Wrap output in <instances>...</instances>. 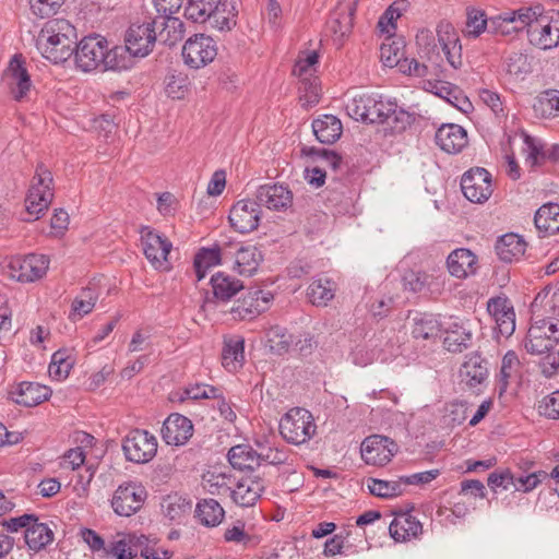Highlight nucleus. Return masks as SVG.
Listing matches in <instances>:
<instances>
[{"label":"nucleus","instance_id":"nucleus-1","mask_svg":"<svg viewBox=\"0 0 559 559\" xmlns=\"http://www.w3.org/2000/svg\"><path fill=\"white\" fill-rule=\"evenodd\" d=\"M346 110L357 121L382 123L392 119L402 129L412 121V115L400 108L394 99L374 94L355 95L346 104Z\"/></svg>","mask_w":559,"mask_h":559},{"label":"nucleus","instance_id":"nucleus-2","mask_svg":"<svg viewBox=\"0 0 559 559\" xmlns=\"http://www.w3.org/2000/svg\"><path fill=\"white\" fill-rule=\"evenodd\" d=\"M76 29L64 19L47 21L36 37V48L50 62L67 61L74 52Z\"/></svg>","mask_w":559,"mask_h":559},{"label":"nucleus","instance_id":"nucleus-3","mask_svg":"<svg viewBox=\"0 0 559 559\" xmlns=\"http://www.w3.org/2000/svg\"><path fill=\"white\" fill-rule=\"evenodd\" d=\"M118 48L109 49L107 39L100 35L85 36L75 44V66L84 73L99 68L119 70L123 64L118 60Z\"/></svg>","mask_w":559,"mask_h":559},{"label":"nucleus","instance_id":"nucleus-4","mask_svg":"<svg viewBox=\"0 0 559 559\" xmlns=\"http://www.w3.org/2000/svg\"><path fill=\"white\" fill-rule=\"evenodd\" d=\"M530 46L547 51L559 46V11L546 12L539 4L536 14L526 32Z\"/></svg>","mask_w":559,"mask_h":559},{"label":"nucleus","instance_id":"nucleus-5","mask_svg":"<svg viewBox=\"0 0 559 559\" xmlns=\"http://www.w3.org/2000/svg\"><path fill=\"white\" fill-rule=\"evenodd\" d=\"M53 199V178L48 167L39 164L25 198L27 221H36L45 214Z\"/></svg>","mask_w":559,"mask_h":559},{"label":"nucleus","instance_id":"nucleus-6","mask_svg":"<svg viewBox=\"0 0 559 559\" xmlns=\"http://www.w3.org/2000/svg\"><path fill=\"white\" fill-rule=\"evenodd\" d=\"M317 426L312 414L301 407L290 408L280 420L282 437L292 444H302L310 440Z\"/></svg>","mask_w":559,"mask_h":559},{"label":"nucleus","instance_id":"nucleus-7","mask_svg":"<svg viewBox=\"0 0 559 559\" xmlns=\"http://www.w3.org/2000/svg\"><path fill=\"white\" fill-rule=\"evenodd\" d=\"M536 14V5L508 9L490 16V31L496 35L513 36L528 29Z\"/></svg>","mask_w":559,"mask_h":559},{"label":"nucleus","instance_id":"nucleus-8","mask_svg":"<svg viewBox=\"0 0 559 559\" xmlns=\"http://www.w3.org/2000/svg\"><path fill=\"white\" fill-rule=\"evenodd\" d=\"M49 264L50 260L45 254L16 255L9 260L7 273L20 283H33L47 274Z\"/></svg>","mask_w":559,"mask_h":559},{"label":"nucleus","instance_id":"nucleus-9","mask_svg":"<svg viewBox=\"0 0 559 559\" xmlns=\"http://www.w3.org/2000/svg\"><path fill=\"white\" fill-rule=\"evenodd\" d=\"M559 342L558 320H536L530 326L524 340V347L531 355H544L554 349Z\"/></svg>","mask_w":559,"mask_h":559},{"label":"nucleus","instance_id":"nucleus-10","mask_svg":"<svg viewBox=\"0 0 559 559\" xmlns=\"http://www.w3.org/2000/svg\"><path fill=\"white\" fill-rule=\"evenodd\" d=\"M141 241L145 258L156 271L167 272L171 269L168 255L173 243L156 230L144 227L141 230Z\"/></svg>","mask_w":559,"mask_h":559},{"label":"nucleus","instance_id":"nucleus-11","mask_svg":"<svg viewBox=\"0 0 559 559\" xmlns=\"http://www.w3.org/2000/svg\"><path fill=\"white\" fill-rule=\"evenodd\" d=\"M147 498L145 487L138 481H126L117 487L110 500L114 512L119 516L136 513Z\"/></svg>","mask_w":559,"mask_h":559},{"label":"nucleus","instance_id":"nucleus-12","mask_svg":"<svg viewBox=\"0 0 559 559\" xmlns=\"http://www.w3.org/2000/svg\"><path fill=\"white\" fill-rule=\"evenodd\" d=\"M162 26L158 20L133 23L126 33V49L133 57H146L156 43V27Z\"/></svg>","mask_w":559,"mask_h":559},{"label":"nucleus","instance_id":"nucleus-13","mask_svg":"<svg viewBox=\"0 0 559 559\" xmlns=\"http://www.w3.org/2000/svg\"><path fill=\"white\" fill-rule=\"evenodd\" d=\"M217 56L215 40L204 34L189 37L182 46V58L186 66L191 69H201L213 62Z\"/></svg>","mask_w":559,"mask_h":559},{"label":"nucleus","instance_id":"nucleus-14","mask_svg":"<svg viewBox=\"0 0 559 559\" xmlns=\"http://www.w3.org/2000/svg\"><path fill=\"white\" fill-rule=\"evenodd\" d=\"M122 450L128 461L147 463L156 455L157 439L146 430L133 429L123 439Z\"/></svg>","mask_w":559,"mask_h":559},{"label":"nucleus","instance_id":"nucleus-15","mask_svg":"<svg viewBox=\"0 0 559 559\" xmlns=\"http://www.w3.org/2000/svg\"><path fill=\"white\" fill-rule=\"evenodd\" d=\"M399 445L385 436L372 435L364 439L360 445L361 459L367 465L384 466L396 454Z\"/></svg>","mask_w":559,"mask_h":559},{"label":"nucleus","instance_id":"nucleus-16","mask_svg":"<svg viewBox=\"0 0 559 559\" xmlns=\"http://www.w3.org/2000/svg\"><path fill=\"white\" fill-rule=\"evenodd\" d=\"M464 197L473 203H484L492 193L491 175L485 168L466 171L461 179Z\"/></svg>","mask_w":559,"mask_h":559},{"label":"nucleus","instance_id":"nucleus-17","mask_svg":"<svg viewBox=\"0 0 559 559\" xmlns=\"http://www.w3.org/2000/svg\"><path fill=\"white\" fill-rule=\"evenodd\" d=\"M444 333L443 346L448 352L461 353L466 349L473 341V331L467 320L450 317L442 322Z\"/></svg>","mask_w":559,"mask_h":559},{"label":"nucleus","instance_id":"nucleus-18","mask_svg":"<svg viewBox=\"0 0 559 559\" xmlns=\"http://www.w3.org/2000/svg\"><path fill=\"white\" fill-rule=\"evenodd\" d=\"M3 80L15 100H22L31 91L33 83L21 55H14L10 60Z\"/></svg>","mask_w":559,"mask_h":559},{"label":"nucleus","instance_id":"nucleus-19","mask_svg":"<svg viewBox=\"0 0 559 559\" xmlns=\"http://www.w3.org/2000/svg\"><path fill=\"white\" fill-rule=\"evenodd\" d=\"M260 218V205L258 201L250 199H242L236 202L228 215L231 227L240 234H247L257 229Z\"/></svg>","mask_w":559,"mask_h":559},{"label":"nucleus","instance_id":"nucleus-20","mask_svg":"<svg viewBox=\"0 0 559 559\" xmlns=\"http://www.w3.org/2000/svg\"><path fill=\"white\" fill-rule=\"evenodd\" d=\"M274 296L270 290L252 289L230 309L235 320H251L267 310Z\"/></svg>","mask_w":559,"mask_h":559},{"label":"nucleus","instance_id":"nucleus-21","mask_svg":"<svg viewBox=\"0 0 559 559\" xmlns=\"http://www.w3.org/2000/svg\"><path fill=\"white\" fill-rule=\"evenodd\" d=\"M193 431V424L188 417L174 413L164 420L160 433L166 444L181 447L190 440Z\"/></svg>","mask_w":559,"mask_h":559},{"label":"nucleus","instance_id":"nucleus-22","mask_svg":"<svg viewBox=\"0 0 559 559\" xmlns=\"http://www.w3.org/2000/svg\"><path fill=\"white\" fill-rule=\"evenodd\" d=\"M487 310L496 323V331L503 337L515 331V312L512 304L504 297L489 299Z\"/></svg>","mask_w":559,"mask_h":559},{"label":"nucleus","instance_id":"nucleus-23","mask_svg":"<svg viewBox=\"0 0 559 559\" xmlns=\"http://www.w3.org/2000/svg\"><path fill=\"white\" fill-rule=\"evenodd\" d=\"M438 43L448 63L459 70L463 66L462 46L455 27L449 22H440L437 26Z\"/></svg>","mask_w":559,"mask_h":559},{"label":"nucleus","instance_id":"nucleus-24","mask_svg":"<svg viewBox=\"0 0 559 559\" xmlns=\"http://www.w3.org/2000/svg\"><path fill=\"white\" fill-rule=\"evenodd\" d=\"M356 11L355 3L340 5L326 23V35L331 36L336 45H341L353 28V19Z\"/></svg>","mask_w":559,"mask_h":559},{"label":"nucleus","instance_id":"nucleus-25","mask_svg":"<svg viewBox=\"0 0 559 559\" xmlns=\"http://www.w3.org/2000/svg\"><path fill=\"white\" fill-rule=\"evenodd\" d=\"M259 205L272 211H284L293 204V192L282 185H263L255 193Z\"/></svg>","mask_w":559,"mask_h":559},{"label":"nucleus","instance_id":"nucleus-26","mask_svg":"<svg viewBox=\"0 0 559 559\" xmlns=\"http://www.w3.org/2000/svg\"><path fill=\"white\" fill-rule=\"evenodd\" d=\"M436 143L443 152L457 154L468 143L467 132L455 123L442 124L436 132Z\"/></svg>","mask_w":559,"mask_h":559},{"label":"nucleus","instance_id":"nucleus-27","mask_svg":"<svg viewBox=\"0 0 559 559\" xmlns=\"http://www.w3.org/2000/svg\"><path fill=\"white\" fill-rule=\"evenodd\" d=\"M487 378L486 360L478 353L467 355L460 368L461 382L471 389H476L486 382Z\"/></svg>","mask_w":559,"mask_h":559},{"label":"nucleus","instance_id":"nucleus-28","mask_svg":"<svg viewBox=\"0 0 559 559\" xmlns=\"http://www.w3.org/2000/svg\"><path fill=\"white\" fill-rule=\"evenodd\" d=\"M264 489L265 483L262 478L247 476L237 483L236 487L230 490V495L235 503L241 507H251L259 500Z\"/></svg>","mask_w":559,"mask_h":559},{"label":"nucleus","instance_id":"nucleus-29","mask_svg":"<svg viewBox=\"0 0 559 559\" xmlns=\"http://www.w3.org/2000/svg\"><path fill=\"white\" fill-rule=\"evenodd\" d=\"M51 395V390L36 382H22L11 392L12 400L26 407L36 406Z\"/></svg>","mask_w":559,"mask_h":559},{"label":"nucleus","instance_id":"nucleus-30","mask_svg":"<svg viewBox=\"0 0 559 559\" xmlns=\"http://www.w3.org/2000/svg\"><path fill=\"white\" fill-rule=\"evenodd\" d=\"M477 257L466 248L453 250L448 259L447 265L450 274L457 278H465L476 271Z\"/></svg>","mask_w":559,"mask_h":559},{"label":"nucleus","instance_id":"nucleus-31","mask_svg":"<svg viewBox=\"0 0 559 559\" xmlns=\"http://www.w3.org/2000/svg\"><path fill=\"white\" fill-rule=\"evenodd\" d=\"M391 537L396 542H407L417 538L423 532L421 523L409 513L394 518L389 526Z\"/></svg>","mask_w":559,"mask_h":559},{"label":"nucleus","instance_id":"nucleus-32","mask_svg":"<svg viewBox=\"0 0 559 559\" xmlns=\"http://www.w3.org/2000/svg\"><path fill=\"white\" fill-rule=\"evenodd\" d=\"M99 295L100 289L95 284H91L87 287L82 288L72 301L69 319L75 322L91 313L95 308Z\"/></svg>","mask_w":559,"mask_h":559},{"label":"nucleus","instance_id":"nucleus-33","mask_svg":"<svg viewBox=\"0 0 559 559\" xmlns=\"http://www.w3.org/2000/svg\"><path fill=\"white\" fill-rule=\"evenodd\" d=\"M245 362V340L241 336H231L224 340L222 353L223 367L229 372L238 371Z\"/></svg>","mask_w":559,"mask_h":559},{"label":"nucleus","instance_id":"nucleus-34","mask_svg":"<svg viewBox=\"0 0 559 559\" xmlns=\"http://www.w3.org/2000/svg\"><path fill=\"white\" fill-rule=\"evenodd\" d=\"M526 250L524 239L513 233L501 236L496 243V252L503 262L511 263L520 260Z\"/></svg>","mask_w":559,"mask_h":559},{"label":"nucleus","instance_id":"nucleus-35","mask_svg":"<svg viewBox=\"0 0 559 559\" xmlns=\"http://www.w3.org/2000/svg\"><path fill=\"white\" fill-rule=\"evenodd\" d=\"M312 130L321 143L332 144L342 135V122L332 115H324L312 122Z\"/></svg>","mask_w":559,"mask_h":559},{"label":"nucleus","instance_id":"nucleus-36","mask_svg":"<svg viewBox=\"0 0 559 559\" xmlns=\"http://www.w3.org/2000/svg\"><path fill=\"white\" fill-rule=\"evenodd\" d=\"M534 222L544 237L559 233V204L548 203L540 206L535 214Z\"/></svg>","mask_w":559,"mask_h":559},{"label":"nucleus","instance_id":"nucleus-37","mask_svg":"<svg viewBox=\"0 0 559 559\" xmlns=\"http://www.w3.org/2000/svg\"><path fill=\"white\" fill-rule=\"evenodd\" d=\"M442 322L430 313H417L413 318L412 335L416 340H433L439 336Z\"/></svg>","mask_w":559,"mask_h":559},{"label":"nucleus","instance_id":"nucleus-38","mask_svg":"<svg viewBox=\"0 0 559 559\" xmlns=\"http://www.w3.org/2000/svg\"><path fill=\"white\" fill-rule=\"evenodd\" d=\"M336 284L326 276H318L308 287V297L314 306H326L335 296Z\"/></svg>","mask_w":559,"mask_h":559},{"label":"nucleus","instance_id":"nucleus-39","mask_svg":"<svg viewBox=\"0 0 559 559\" xmlns=\"http://www.w3.org/2000/svg\"><path fill=\"white\" fill-rule=\"evenodd\" d=\"M262 260L261 252L254 246L240 247L236 251L235 270L240 275H253Z\"/></svg>","mask_w":559,"mask_h":559},{"label":"nucleus","instance_id":"nucleus-40","mask_svg":"<svg viewBox=\"0 0 559 559\" xmlns=\"http://www.w3.org/2000/svg\"><path fill=\"white\" fill-rule=\"evenodd\" d=\"M24 538L31 550L38 551L52 542L53 533L47 524L38 522L34 515L29 528L24 532Z\"/></svg>","mask_w":559,"mask_h":559},{"label":"nucleus","instance_id":"nucleus-41","mask_svg":"<svg viewBox=\"0 0 559 559\" xmlns=\"http://www.w3.org/2000/svg\"><path fill=\"white\" fill-rule=\"evenodd\" d=\"M225 254L223 248L214 245L211 248H202L194 258V269L198 281H202L207 271L222 262V257Z\"/></svg>","mask_w":559,"mask_h":559},{"label":"nucleus","instance_id":"nucleus-42","mask_svg":"<svg viewBox=\"0 0 559 559\" xmlns=\"http://www.w3.org/2000/svg\"><path fill=\"white\" fill-rule=\"evenodd\" d=\"M211 285L215 298L222 301L230 300L243 288V285L239 280H236L222 272H217L211 277Z\"/></svg>","mask_w":559,"mask_h":559},{"label":"nucleus","instance_id":"nucleus-43","mask_svg":"<svg viewBox=\"0 0 559 559\" xmlns=\"http://www.w3.org/2000/svg\"><path fill=\"white\" fill-rule=\"evenodd\" d=\"M537 117L544 119L556 118L559 116V90L549 88L542 92L533 105Z\"/></svg>","mask_w":559,"mask_h":559},{"label":"nucleus","instance_id":"nucleus-44","mask_svg":"<svg viewBox=\"0 0 559 559\" xmlns=\"http://www.w3.org/2000/svg\"><path fill=\"white\" fill-rule=\"evenodd\" d=\"M227 457L231 466L240 471L259 466V455L249 444H237L230 448Z\"/></svg>","mask_w":559,"mask_h":559},{"label":"nucleus","instance_id":"nucleus-45","mask_svg":"<svg viewBox=\"0 0 559 559\" xmlns=\"http://www.w3.org/2000/svg\"><path fill=\"white\" fill-rule=\"evenodd\" d=\"M488 26L490 27V17L487 16L484 10L474 7L466 9V22L463 31L466 38H478Z\"/></svg>","mask_w":559,"mask_h":559},{"label":"nucleus","instance_id":"nucleus-46","mask_svg":"<svg viewBox=\"0 0 559 559\" xmlns=\"http://www.w3.org/2000/svg\"><path fill=\"white\" fill-rule=\"evenodd\" d=\"M521 362L514 350H508L501 360L500 372L497 377L500 394L507 391L509 382L520 374Z\"/></svg>","mask_w":559,"mask_h":559},{"label":"nucleus","instance_id":"nucleus-47","mask_svg":"<svg viewBox=\"0 0 559 559\" xmlns=\"http://www.w3.org/2000/svg\"><path fill=\"white\" fill-rule=\"evenodd\" d=\"M135 535L128 538L124 534H117L116 537L106 545L102 557L106 559H134L135 555L131 546H134Z\"/></svg>","mask_w":559,"mask_h":559},{"label":"nucleus","instance_id":"nucleus-48","mask_svg":"<svg viewBox=\"0 0 559 559\" xmlns=\"http://www.w3.org/2000/svg\"><path fill=\"white\" fill-rule=\"evenodd\" d=\"M195 514L203 525L214 527L223 521L225 512L216 500L203 499L198 502Z\"/></svg>","mask_w":559,"mask_h":559},{"label":"nucleus","instance_id":"nucleus-49","mask_svg":"<svg viewBox=\"0 0 559 559\" xmlns=\"http://www.w3.org/2000/svg\"><path fill=\"white\" fill-rule=\"evenodd\" d=\"M237 10L235 5L226 1L216 4L213 14L206 20L209 24L218 31H229L236 25Z\"/></svg>","mask_w":559,"mask_h":559},{"label":"nucleus","instance_id":"nucleus-50","mask_svg":"<svg viewBox=\"0 0 559 559\" xmlns=\"http://www.w3.org/2000/svg\"><path fill=\"white\" fill-rule=\"evenodd\" d=\"M183 3V0H153L154 8L158 13L159 17H163L165 22L160 25L166 28L173 27L179 29L183 28L182 22L174 15L179 12Z\"/></svg>","mask_w":559,"mask_h":559},{"label":"nucleus","instance_id":"nucleus-51","mask_svg":"<svg viewBox=\"0 0 559 559\" xmlns=\"http://www.w3.org/2000/svg\"><path fill=\"white\" fill-rule=\"evenodd\" d=\"M75 360L68 349H59L51 356L49 364V376L57 380L62 381L68 378Z\"/></svg>","mask_w":559,"mask_h":559},{"label":"nucleus","instance_id":"nucleus-52","mask_svg":"<svg viewBox=\"0 0 559 559\" xmlns=\"http://www.w3.org/2000/svg\"><path fill=\"white\" fill-rule=\"evenodd\" d=\"M191 91V80L182 72L171 73L165 80V93L175 100L185 99Z\"/></svg>","mask_w":559,"mask_h":559},{"label":"nucleus","instance_id":"nucleus-53","mask_svg":"<svg viewBox=\"0 0 559 559\" xmlns=\"http://www.w3.org/2000/svg\"><path fill=\"white\" fill-rule=\"evenodd\" d=\"M367 487L371 495L383 499L399 497L404 491L402 477L397 480H383L378 478H370L368 480Z\"/></svg>","mask_w":559,"mask_h":559},{"label":"nucleus","instance_id":"nucleus-54","mask_svg":"<svg viewBox=\"0 0 559 559\" xmlns=\"http://www.w3.org/2000/svg\"><path fill=\"white\" fill-rule=\"evenodd\" d=\"M218 3L219 0H188L185 16L192 22L204 23Z\"/></svg>","mask_w":559,"mask_h":559},{"label":"nucleus","instance_id":"nucleus-55","mask_svg":"<svg viewBox=\"0 0 559 559\" xmlns=\"http://www.w3.org/2000/svg\"><path fill=\"white\" fill-rule=\"evenodd\" d=\"M266 343L271 352L282 355L288 352L293 343V335L283 326H271L266 332Z\"/></svg>","mask_w":559,"mask_h":559},{"label":"nucleus","instance_id":"nucleus-56","mask_svg":"<svg viewBox=\"0 0 559 559\" xmlns=\"http://www.w3.org/2000/svg\"><path fill=\"white\" fill-rule=\"evenodd\" d=\"M218 389L204 383H194L186 386L181 392L174 393L173 400L183 402L186 400L216 399Z\"/></svg>","mask_w":559,"mask_h":559},{"label":"nucleus","instance_id":"nucleus-57","mask_svg":"<svg viewBox=\"0 0 559 559\" xmlns=\"http://www.w3.org/2000/svg\"><path fill=\"white\" fill-rule=\"evenodd\" d=\"M478 96L481 103L492 111L498 123H502L507 120L508 110L500 94L488 88H480Z\"/></svg>","mask_w":559,"mask_h":559},{"label":"nucleus","instance_id":"nucleus-58","mask_svg":"<svg viewBox=\"0 0 559 559\" xmlns=\"http://www.w3.org/2000/svg\"><path fill=\"white\" fill-rule=\"evenodd\" d=\"M520 136L523 140V151L526 154V163L534 167L546 159V148L543 143L527 134L525 131L520 132Z\"/></svg>","mask_w":559,"mask_h":559},{"label":"nucleus","instance_id":"nucleus-59","mask_svg":"<svg viewBox=\"0 0 559 559\" xmlns=\"http://www.w3.org/2000/svg\"><path fill=\"white\" fill-rule=\"evenodd\" d=\"M507 72L514 76H522L531 71L528 57L524 51H511L504 59Z\"/></svg>","mask_w":559,"mask_h":559},{"label":"nucleus","instance_id":"nucleus-60","mask_svg":"<svg viewBox=\"0 0 559 559\" xmlns=\"http://www.w3.org/2000/svg\"><path fill=\"white\" fill-rule=\"evenodd\" d=\"M229 477L219 471H209L203 475V485L211 493L222 495L230 491Z\"/></svg>","mask_w":559,"mask_h":559},{"label":"nucleus","instance_id":"nucleus-61","mask_svg":"<svg viewBox=\"0 0 559 559\" xmlns=\"http://www.w3.org/2000/svg\"><path fill=\"white\" fill-rule=\"evenodd\" d=\"M406 2L405 0L395 1L391 4L383 15L380 17L378 26L381 32L386 34H393L395 31L394 21H396L401 15L402 11L405 9Z\"/></svg>","mask_w":559,"mask_h":559},{"label":"nucleus","instance_id":"nucleus-62","mask_svg":"<svg viewBox=\"0 0 559 559\" xmlns=\"http://www.w3.org/2000/svg\"><path fill=\"white\" fill-rule=\"evenodd\" d=\"M134 547L140 548L141 556L144 559H169L171 552L167 549L152 545L145 535H140L134 538Z\"/></svg>","mask_w":559,"mask_h":559},{"label":"nucleus","instance_id":"nucleus-63","mask_svg":"<svg viewBox=\"0 0 559 559\" xmlns=\"http://www.w3.org/2000/svg\"><path fill=\"white\" fill-rule=\"evenodd\" d=\"M319 56L316 51H309L305 56H299L296 61L293 73L300 80L305 78H316V66L318 63Z\"/></svg>","mask_w":559,"mask_h":559},{"label":"nucleus","instance_id":"nucleus-64","mask_svg":"<svg viewBox=\"0 0 559 559\" xmlns=\"http://www.w3.org/2000/svg\"><path fill=\"white\" fill-rule=\"evenodd\" d=\"M546 477L547 474L544 471L520 474L514 476L513 488L515 491L530 492L537 488Z\"/></svg>","mask_w":559,"mask_h":559}]
</instances>
